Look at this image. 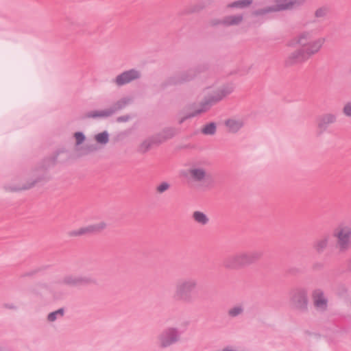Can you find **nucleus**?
Instances as JSON below:
<instances>
[{
    "label": "nucleus",
    "instance_id": "0eeeda50",
    "mask_svg": "<svg viewBox=\"0 0 351 351\" xmlns=\"http://www.w3.org/2000/svg\"><path fill=\"white\" fill-rule=\"evenodd\" d=\"M106 227V223L104 221H99L95 223L83 226L74 230L71 232V235L77 237L97 233L104 230Z\"/></svg>",
    "mask_w": 351,
    "mask_h": 351
},
{
    "label": "nucleus",
    "instance_id": "6ab92c4d",
    "mask_svg": "<svg viewBox=\"0 0 351 351\" xmlns=\"http://www.w3.org/2000/svg\"><path fill=\"white\" fill-rule=\"evenodd\" d=\"M215 130L216 126L213 123H210L202 128V132L205 134H213Z\"/></svg>",
    "mask_w": 351,
    "mask_h": 351
},
{
    "label": "nucleus",
    "instance_id": "20e7f679",
    "mask_svg": "<svg viewBox=\"0 0 351 351\" xmlns=\"http://www.w3.org/2000/svg\"><path fill=\"white\" fill-rule=\"evenodd\" d=\"M252 261L253 256L252 254L241 252L228 258L225 262V265L227 268L237 269L251 264Z\"/></svg>",
    "mask_w": 351,
    "mask_h": 351
},
{
    "label": "nucleus",
    "instance_id": "39448f33",
    "mask_svg": "<svg viewBox=\"0 0 351 351\" xmlns=\"http://www.w3.org/2000/svg\"><path fill=\"white\" fill-rule=\"evenodd\" d=\"M184 176L190 182L201 184L206 182L208 175L206 169L199 165H193L184 172Z\"/></svg>",
    "mask_w": 351,
    "mask_h": 351
},
{
    "label": "nucleus",
    "instance_id": "423d86ee",
    "mask_svg": "<svg viewBox=\"0 0 351 351\" xmlns=\"http://www.w3.org/2000/svg\"><path fill=\"white\" fill-rule=\"evenodd\" d=\"M275 5L272 7H269L265 10H260L257 12L258 14H265L269 12H276L287 9L293 8L299 5L301 0H274Z\"/></svg>",
    "mask_w": 351,
    "mask_h": 351
},
{
    "label": "nucleus",
    "instance_id": "9b49d317",
    "mask_svg": "<svg viewBox=\"0 0 351 351\" xmlns=\"http://www.w3.org/2000/svg\"><path fill=\"white\" fill-rule=\"evenodd\" d=\"M315 305L319 308H324L326 306V299L321 290H315L313 293Z\"/></svg>",
    "mask_w": 351,
    "mask_h": 351
},
{
    "label": "nucleus",
    "instance_id": "5701e85b",
    "mask_svg": "<svg viewBox=\"0 0 351 351\" xmlns=\"http://www.w3.org/2000/svg\"><path fill=\"white\" fill-rule=\"evenodd\" d=\"M328 242V238H324L317 241V247L319 249L324 248Z\"/></svg>",
    "mask_w": 351,
    "mask_h": 351
},
{
    "label": "nucleus",
    "instance_id": "4468645a",
    "mask_svg": "<svg viewBox=\"0 0 351 351\" xmlns=\"http://www.w3.org/2000/svg\"><path fill=\"white\" fill-rule=\"evenodd\" d=\"M253 0H239L228 5V8H245L249 7Z\"/></svg>",
    "mask_w": 351,
    "mask_h": 351
},
{
    "label": "nucleus",
    "instance_id": "f8f14e48",
    "mask_svg": "<svg viewBox=\"0 0 351 351\" xmlns=\"http://www.w3.org/2000/svg\"><path fill=\"white\" fill-rule=\"evenodd\" d=\"M225 125L229 132H236L242 128L243 123L238 119H230L226 121Z\"/></svg>",
    "mask_w": 351,
    "mask_h": 351
},
{
    "label": "nucleus",
    "instance_id": "dca6fc26",
    "mask_svg": "<svg viewBox=\"0 0 351 351\" xmlns=\"http://www.w3.org/2000/svg\"><path fill=\"white\" fill-rule=\"evenodd\" d=\"M63 315H64L63 308L58 309V310L49 314V315L47 317V320L49 322H53L56 319L62 317L63 316Z\"/></svg>",
    "mask_w": 351,
    "mask_h": 351
},
{
    "label": "nucleus",
    "instance_id": "2eb2a0df",
    "mask_svg": "<svg viewBox=\"0 0 351 351\" xmlns=\"http://www.w3.org/2000/svg\"><path fill=\"white\" fill-rule=\"evenodd\" d=\"M244 308L242 305L232 306L228 311V315L230 317H235L243 313Z\"/></svg>",
    "mask_w": 351,
    "mask_h": 351
},
{
    "label": "nucleus",
    "instance_id": "a878e982",
    "mask_svg": "<svg viewBox=\"0 0 351 351\" xmlns=\"http://www.w3.org/2000/svg\"><path fill=\"white\" fill-rule=\"evenodd\" d=\"M108 114V113L104 112H97V113L91 112L88 114V117H104V116H107Z\"/></svg>",
    "mask_w": 351,
    "mask_h": 351
},
{
    "label": "nucleus",
    "instance_id": "ddd939ff",
    "mask_svg": "<svg viewBox=\"0 0 351 351\" xmlns=\"http://www.w3.org/2000/svg\"><path fill=\"white\" fill-rule=\"evenodd\" d=\"M192 216L194 221L200 225H206L209 221L207 215L202 211H195Z\"/></svg>",
    "mask_w": 351,
    "mask_h": 351
},
{
    "label": "nucleus",
    "instance_id": "f03ea898",
    "mask_svg": "<svg viewBox=\"0 0 351 351\" xmlns=\"http://www.w3.org/2000/svg\"><path fill=\"white\" fill-rule=\"evenodd\" d=\"M197 283L196 280L189 279L180 282L176 288L173 293V298L180 302H190L194 297L193 291L197 287Z\"/></svg>",
    "mask_w": 351,
    "mask_h": 351
},
{
    "label": "nucleus",
    "instance_id": "f257e3e1",
    "mask_svg": "<svg viewBox=\"0 0 351 351\" xmlns=\"http://www.w3.org/2000/svg\"><path fill=\"white\" fill-rule=\"evenodd\" d=\"M325 43L323 37L314 38L311 32H304L292 38L288 43L289 47H300L290 53L287 58V64L293 65L304 62L322 49Z\"/></svg>",
    "mask_w": 351,
    "mask_h": 351
},
{
    "label": "nucleus",
    "instance_id": "9d476101",
    "mask_svg": "<svg viewBox=\"0 0 351 351\" xmlns=\"http://www.w3.org/2000/svg\"><path fill=\"white\" fill-rule=\"evenodd\" d=\"M230 90L227 88H222L215 90L210 98L209 99V104L216 103L230 93Z\"/></svg>",
    "mask_w": 351,
    "mask_h": 351
},
{
    "label": "nucleus",
    "instance_id": "b1692460",
    "mask_svg": "<svg viewBox=\"0 0 351 351\" xmlns=\"http://www.w3.org/2000/svg\"><path fill=\"white\" fill-rule=\"evenodd\" d=\"M343 112L345 115L351 117V103H347L344 105Z\"/></svg>",
    "mask_w": 351,
    "mask_h": 351
},
{
    "label": "nucleus",
    "instance_id": "1a4fd4ad",
    "mask_svg": "<svg viewBox=\"0 0 351 351\" xmlns=\"http://www.w3.org/2000/svg\"><path fill=\"white\" fill-rule=\"evenodd\" d=\"M140 76L141 73L138 71L132 69L119 75L115 79V82L117 85L121 86L129 83L132 80L138 79Z\"/></svg>",
    "mask_w": 351,
    "mask_h": 351
},
{
    "label": "nucleus",
    "instance_id": "4be33fe9",
    "mask_svg": "<svg viewBox=\"0 0 351 351\" xmlns=\"http://www.w3.org/2000/svg\"><path fill=\"white\" fill-rule=\"evenodd\" d=\"M169 184L166 182H162L157 186L156 190L158 193H163L164 191H167L169 189Z\"/></svg>",
    "mask_w": 351,
    "mask_h": 351
},
{
    "label": "nucleus",
    "instance_id": "6e6552de",
    "mask_svg": "<svg viewBox=\"0 0 351 351\" xmlns=\"http://www.w3.org/2000/svg\"><path fill=\"white\" fill-rule=\"evenodd\" d=\"M178 339L179 335L177 330L175 328H169L160 336L159 341L162 346L166 347L175 343Z\"/></svg>",
    "mask_w": 351,
    "mask_h": 351
},
{
    "label": "nucleus",
    "instance_id": "aec40b11",
    "mask_svg": "<svg viewBox=\"0 0 351 351\" xmlns=\"http://www.w3.org/2000/svg\"><path fill=\"white\" fill-rule=\"evenodd\" d=\"M336 120V117L334 114H327L322 117V122L323 124H328L334 123Z\"/></svg>",
    "mask_w": 351,
    "mask_h": 351
},
{
    "label": "nucleus",
    "instance_id": "393cba45",
    "mask_svg": "<svg viewBox=\"0 0 351 351\" xmlns=\"http://www.w3.org/2000/svg\"><path fill=\"white\" fill-rule=\"evenodd\" d=\"M64 280L65 282L69 285H76L79 282V280L77 278L73 276L66 277Z\"/></svg>",
    "mask_w": 351,
    "mask_h": 351
},
{
    "label": "nucleus",
    "instance_id": "412c9836",
    "mask_svg": "<svg viewBox=\"0 0 351 351\" xmlns=\"http://www.w3.org/2000/svg\"><path fill=\"white\" fill-rule=\"evenodd\" d=\"M74 137L75 138L76 145L82 143L85 140V136L82 132H75L74 134Z\"/></svg>",
    "mask_w": 351,
    "mask_h": 351
},
{
    "label": "nucleus",
    "instance_id": "7ed1b4c3",
    "mask_svg": "<svg viewBox=\"0 0 351 351\" xmlns=\"http://www.w3.org/2000/svg\"><path fill=\"white\" fill-rule=\"evenodd\" d=\"M333 237L341 251L348 250L351 246V226L347 224L338 226L334 230Z\"/></svg>",
    "mask_w": 351,
    "mask_h": 351
},
{
    "label": "nucleus",
    "instance_id": "f3484780",
    "mask_svg": "<svg viewBox=\"0 0 351 351\" xmlns=\"http://www.w3.org/2000/svg\"><path fill=\"white\" fill-rule=\"evenodd\" d=\"M243 20V16L241 15L232 16L227 18L225 21V23L227 25H237L240 23Z\"/></svg>",
    "mask_w": 351,
    "mask_h": 351
},
{
    "label": "nucleus",
    "instance_id": "a211bd4d",
    "mask_svg": "<svg viewBox=\"0 0 351 351\" xmlns=\"http://www.w3.org/2000/svg\"><path fill=\"white\" fill-rule=\"evenodd\" d=\"M95 139L99 143L106 144L108 141V134L106 132L99 133L95 136Z\"/></svg>",
    "mask_w": 351,
    "mask_h": 351
}]
</instances>
